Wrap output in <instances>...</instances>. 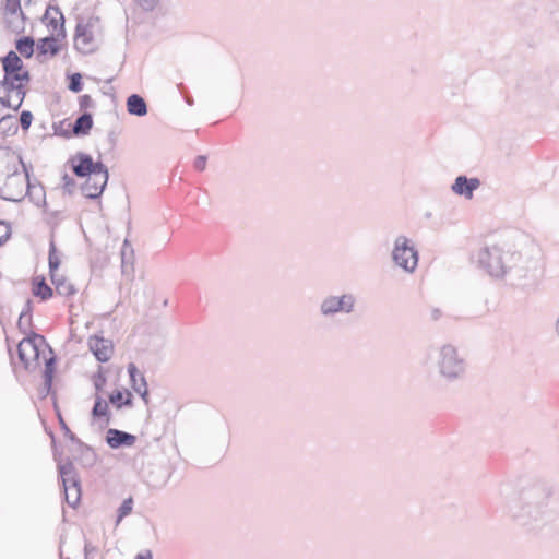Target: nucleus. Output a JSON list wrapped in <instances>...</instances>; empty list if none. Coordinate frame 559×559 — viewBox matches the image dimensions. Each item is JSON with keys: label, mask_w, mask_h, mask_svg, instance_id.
I'll use <instances>...</instances> for the list:
<instances>
[{"label": "nucleus", "mask_w": 559, "mask_h": 559, "mask_svg": "<svg viewBox=\"0 0 559 559\" xmlns=\"http://www.w3.org/2000/svg\"><path fill=\"white\" fill-rule=\"evenodd\" d=\"M441 367L442 372L449 377H454L460 372L461 366L459 361L454 358V350L445 349L443 352Z\"/></svg>", "instance_id": "20"}, {"label": "nucleus", "mask_w": 559, "mask_h": 559, "mask_svg": "<svg viewBox=\"0 0 559 559\" xmlns=\"http://www.w3.org/2000/svg\"><path fill=\"white\" fill-rule=\"evenodd\" d=\"M33 120V116L29 111H23L20 117L21 126L23 129H28Z\"/></svg>", "instance_id": "32"}, {"label": "nucleus", "mask_w": 559, "mask_h": 559, "mask_svg": "<svg viewBox=\"0 0 559 559\" xmlns=\"http://www.w3.org/2000/svg\"><path fill=\"white\" fill-rule=\"evenodd\" d=\"M108 178L109 174L106 166H97L95 171L83 178L84 181L81 185L82 192L90 199L100 197L108 182Z\"/></svg>", "instance_id": "5"}, {"label": "nucleus", "mask_w": 559, "mask_h": 559, "mask_svg": "<svg viewBox=\"0 0 559 559\" xmlns=\"http://www.w3.org/2000/svg\"><path fill=\"white\" fill-rule=\"evenodd\" d=\"M21 12L20 3L15 0H5L3 8L0 10L1 22L5 26H10L11 19Z\"/></svg>", "instance_id": "23"}, {"label": "nucleus", "mask_w": 559, "mask_h": 559, "mask_svg": "<svg viewBox=\"0 0 559 559\" xmlns=\"http://www.w3.org/2000/svg\"><path fill=\"white\" fill-rule=\"evenodd\" d=\"M32 321H33V318H32V314L29 312H22L20 318H19L17 328L22 331V333L25 336H28L31 334H35L32 331Z\"/></svg>", "instance_id": "26"}, {"label": "nucleus", "mask_w": 559, "mask_h": 559, "mask_svg": "<svg viewBox=\"0 0 559 559\" xmlns=\"http://www.w3.org/2000/svg\"><path fill=\"white\" fill-rule=\"evenodd\" d=\"M78 100L81 110H87L94 106V100L88 94L81 95Z\"/></svg>", "instance_id": "30"}, {"label": "nucleus", "mask_w": 559, "mask_h": 559, "mask_svg": "<svg viewBox=\"0 0 559 559\" xmlns=\"http://www.w3.org/2000/svg\"><path fill=\"white\" fill-rule=\"evenodd\" d=\"M135 559H152V552L146 551L144 554H139Z\"/></svg>", "instance_id": "35"}, {"label": "nucleus", "mask_w": 559, "mask_h": 559, "mask_svg": "<svg viewBox=\"0 0 559 559\" xmlns=\"http://www.w3.org/2000/svg\"><path fill=\"white\" fill-rule=\"evenodd\" d=\"M513 260L514 253L497 243L485 246L476 254L477 263L495 277H502L511 269Z\"/></svg>", "instance_id": "4"}, {"label": "nucleus", "mask_w": 559, "mask_h": 559, "mask_svg": "<svg viewBox=\"0 0 559 559\" xmlns=\"http://www.w3.org/2000/svg\"><path fill=\"white\" fill-rule=\"evenodd\" d=\"M102 162H95L91 155L85 153H76L68 159V166L71 168L73 174L79 178L92 174L97 169V166H103Z\"/></svg>", "instance_id": "8"}, {"label": "nucleus", "mask_w": 559, "mask_h": 559, "mask_svg": "<svg viewBox=\"0 0 559 559\" xmlns=\"http://www.w3.org/2000/svg\"><path fill=\"white\" fill-rule=\"evenodd\" d=\"M23 100L16 99L11 94L0 88V122L11 118L9 110L16 111L22 106Z\"/></svg>", "instance_id": "13"}, {"label": "nucleus", "mask_w": 559, "mask_h": 559, "mask_svg": "<svg viewBox=\"0 0 559 559\" xmlns=\"http://www.w3.org/2000/svg\"><path fill=\"white\" fill-rule=\"evenodd\" d=\"M0 61L3 70L0 88L24 102L31 82L29 70L13 50H10Z\"/></svg>", "instance_id": "1"}, {"label": "nucleus", "mask_w": 559, "mask_h": 559, "mask_svg": "<svg viewBox=\"0 0 559 559\" xmlns=\"http://www.w3.org/2000/svg\"><path fill=\"white\" fill-rule=\"evenodd\" d=\"M107 443L110 448H119L120 445L131 447L135 443L136 437L134 435L120 431L118 429H109L107 432Z\"/></svg>", "instance_id": "14"}, {"label": "nucleus", "mask_w": 559, "mask_h": 559, "mask_svg": "<svg viewBox=\"0 0 559 559\" xmlns=\"http://www.w3.org/2000/svg\"><path fill=\"white\" fill-rule=\"evenodd\" d=\"M133 395L128 389H117L109 394V402L116 407L132 406Z\"/></svg>", "instance_id": "21"}, {"label": "nucleus", "mask_w": 559, "mask_h": 559, "mask_svg": "<svg viewBox=\"0 0 559 559\" xmlns=\"http://www.w3.org/2000/svg\"><path fill=\"white\" fill-rule=\"evenodd\" d=\"M25 189L26 179L25 176L21 173H13L8 175L1 186L3 198L11 201L21 200Z\"/></svg>", "instance_id": "7"}, {"label": "nucleus", "mask_w": 559, "mask_h": 559, "mask_svg": "<svg viewBox=\"0 0 559 559\" xmlns=\"http://www.w3.org/2000/svg\"><path fill=\"white\" fill-rule=\"evenodd\" d=\"M64 37L48 35L38 40L36 49L39 56L55 57L62 47Z\"/></svg>", "instance_id": "11"}, {"label": "nucleus", "mask_w": 559, "mask_h": 559, "mask_svg": "<svg viewBox=\"0 0 559 559\" xmlns=\"http://www.w3.org/2000/svg\"><path fill=\"white\" fill-rule=\"evenodd\" d=\"M205 164H206V159H205V157H202V156L198 157L194 163L195 168H198L199 170H203L205 168Z\"/></svg>", "instance_id": "34"}, {"label": "nucleus", "mask_w": 559, "mask_h": 559, "mask_svg": "<svg viewBox=\"0 0 559 559\" xmlns=\"http://www.w3.org/2000/svg\"><path fill=\"white\" fill-rule=\"evenodd\" d=\"M103 36L104 28L99 17H81L75 27L74 47L84 55L93 53L100 47Z\"/></svg>", "instance_id": "3"}, {"label": "nucleus", "mask_w": 559, "mask_h": 559, "mask_svg": "<svg viewBox=\"0 0 559 559\" xmlns=\"http://www.w3.org/2000/svg\"><path fill=\"white\" fill-rule=\"evenodd\" d=\"M41 22L47 27L49 35L66 38L64 16L58 7L49 5L44 13Z\"/></svg>", "instance_id": "10"}, {"label": "nucleus", "mask_w": 559, "mask_h": 559, "mask_svg": "<svg viewBox=\"0 0 559 559\" xmlns=\"http://www.w3.org/2000/svg\"><path fill=\"white\" fill-rule=\"evenodd\" d=\"M59 259L56 254L55 247L51 246V250L49 252V267H50V275L56 274V271L59 266Z\"/></svg>", "instance_id": "31"}, {"label": "nucleus", "mask_w": 559, "mask_h": 559, "mask_svg": "<svg viewBox=\"0 0 559 559\" xmlns=\"http://www.w3.org/2000/svg\"><path fill=\"white\" fill-rule=\"evenodd\" d=\"M17 355L21 364L27 370H37L43 366L45 372L52 371L53 353L44 336L31 334L19 342Z\"/></svg>", "instance_id": "2"}, {"label": "nucleus", "mask_w": 559, "mask_h": 559, "mask_svg": "<svg viewBox=\"0 0 559 559\" xmlns=\"http://www.w3.org/2000/svg\"><path fill=\"white\" fill-rule=\"evenodd\" d=\"M51 281L58 295L71 297L76 294L75 286L68 278L60 277L57 274H51Z\"/></svg>", "instance_id": "22"}, {"label": "nucleus", "mask_w": 559, "mask_h": 559, "mask_svg": "<svg viewBox=\"0 0 559 559\" xmlns=\"http://www.w3.org/2000/svg\"><path fill=\"white\" fill-rule=\"evenodd\" d=\"M479 185L480 181L477 178L468 179L465 176H459L452 186V190L459 195H464L466 199H472L474 190H476Z\"/></svg>", "instance_id": "12"}, {"label": "nucleus", "mask_w": 559, "mask_h": 559, "mask_svg": "<svg viewBox=\"0 0 559 559\" xmlns=\"http://www.w3.org/2000/svg\"><path fill=\"white\" fill-rule=\"evenodd\" d=\"M87 345L95 358L100 362L109 361L115 352L112 341L98 334L90 336Z\"/></svg>", "instance_id": "9"}, {"label": "nucleus", "mask_w": 559, "mask_h": 559, "mask_svg": "<svg viewBox=\"0 0 559 559\" xmlns=\"http://www.w3.org/2000/svg\"><path fill=\"white\" fill-rule=\"evenodd\" d=\"M92 128H93L92 115L88 112H85L75 120L74 126H73V134L76 136L86 135L90 133Z\"/></svg>", "instance_id": "24"}, {"label": "nucleus", "mask_w": 559, "mask_h": 559, "mask_svg": "<svg viewBox=\"0 0 559 559\" xmlns=\"http://www.w3.org/2000/svg\"><path fill=\"white\" fill-rule=\"evenodd\" d=\"M128 111L132 115L144 116L147 111L144 99L139 95H131L127 100Z\"/></svg>", "instance_id": "25"}, {"label": "nucleus", "mask_w": 559, "mask_h": 559, "mask_svg": "<svg viewBox=\"0 0 559 559\" xmlns=\"http://www.w3.org/2000/svg\"><path fill=\"white\" fill-rule=\"evenodd\" d=\"M92 417L100 425H107L110 420V412L108 403L102 397L97 396L92 411Z\"/></svg>", "instance_id": "18"}, {"label": "nucleus", "mask_w": 559, "mask_h": 559, "mask_svg": "<svg viewBox=\"0 0 559 559\" xmlns=\"http://www.w3.org/2000/svg\"><path fill=\"white\" fill-rule=\"evenodd\" d=\"M128 370H129V373L131 374V377H133V372L135 371V366L132 364L129 365Z\"/></svg>", "instance_id": "36"}, {"label": "nucleus", "mask_w": 559, "mask_h": 559, "mask_svg": "<svg viewBox=\"0 0 559 559\" xmlns=\"http://www.w3.org/2000/svg\"><path fill=\"white\" fill-rule=\"evenodd\" d=\"M353 307V300L348 296L330 297L325 299L321 306L323 313H332L341 310L349 311Z\"/></svg>", "instance_id": "15"}, {"label": "nucleus", "mask_w": 559, "mask_h": 559, "mask_svg": "<svg viewBox=\"0 0 559 559\" xmlns=\"http://www.w3.org/2000/svg\"><path fill=\"white\" fill-rule=\"evenodd\" d=\"M63 486H64V499H66L67 503L70 507L75 508L80 503V500H81V488H80L79 484L73 479H70V480L64 479Z\"/></svg>", "instance_id": "19"}, {"label": "nucleus", "mask_w": 559, "mask_h": 559, "mask_svg": "<svg viewBox=\"0 0 559 559\" xmlns=\"http://www.w3.org/2000/svg\"><path fill=\"white\" fill-rule=\"evenodd\" d=\"M15 52L21 57L25 59H31L34 56L35 49H36V43L35 39L31 36H21L19 37L15 43Z\"/></svg>", "instance_id": "17"}, {"label": "nucleus", "mask_w": 559, "mask_h": 559, "mask_svg": "<svg viewBox=\"0 0 559 559\" xmlns=\"http://www.w3.org/2000/svg\"><path fill=\"white\" fill-rule=\"evenodd\" d=\"M393 259L396 264L406 271H414L418 263L417 251L409 246L405 237L397 238L393 251Z\"/></svg>", "instance_id": "6"}, {"label": "nucleus", "mask_w": 559, "mask_h": 559, "mask_svg": "<svg viewBox=\"0 0 559 559\" xmlns=\"http://www.w3.org/2000/svg\"><path fill=\"white\" fill-rule=\"evenodd\" d=\"M132 508H133L132 498L124 500L123 503L121 504V507L119 508L117 522L119 523L124 516L129 515L132 512Z\"/></svg>", "instance_id": "27"}, {"label": "nucleus", "mask_w": 559, "mask_h": 559, "mask_svg": "<svg viewBox=\"0 0 559 559\" xmlns=\"http://www.w3.org/2000/svg\"><path fill=\"white\" fill-rule=\"evenodd\" d=\"M11 234V226L7 222L0 221V246L10 239Z\"/></svg>", "instance_id": "28"}, {"label": "nucleus", "mask_w": 559, "mask_h": 559, "mask_svg": "<svg viewBox=\"0 0 559 559\" xmlns=\"http://www.w3.org/2000/svg\"><path fill=\"white\" fill-rule=\"evenodd\" d=\"M31 292L34 297L39 298L41 301L50 299L53 295L52 288L46 283L41 275H36L31 280Z\"/></svg>", "instance_id": "16"}, {"label": "nucleus", "mask_w": 559, "mask_h": 559, "mask_svg": "<svg viewBox=\"0 0 559 559\" xmlns=\"http://www.w3.org/2000/svg\"><path fill=\"white\" fill-rule=\"evenodd\" d=\"M141 8L145 10H153L159 0H134Z\"/></svg>", "instance_id": "33"}, {"label": "nucleus", "mask_w": 559, "mask_h": 559, "mask_svg": "<svg viewBox=\"0 0 559 559\" xmlns=\"http://www.w3.org/2000/svg\"><path fill=\"white\" fill-rule=\"evenodd\" d=\"M69 88L72 92H80L82 90V76L80 73H74L70 79Z\"/></svg>", "instance_id": "29"}]
</instances>
